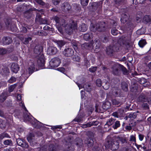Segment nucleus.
Listing matches in <instances>:
<instances>
[{
	"mask_svg": "<svg viewBox=\"0 0 151 151\" xmlns=\"http://www.w3.org/2000/svg\"><path fill=\"white\" fill-rule=\"evenodd\" d=\"M77 28V24L76 22L73 21L71 20L70 21L69 25H66L65 27H64L63 25L62 27H59L58 30L60 32L63 34V33L64 30L65 31L69 34L73 32V30Z\"/></svg>",
	"mask_w": 151,
	"mask_h": 151,
	"instance_id": "obj_1",
	"label": "nucleus"
},
{
	"mask_svg": "<svg viewBox=\"0 0 151 151\" xmlns=\"http://www.w3.org/2000/svg\"><path fill=\"white\" fill-rule=\"evenodd\" d=\"M29 67L28 68V72L27 69L22 72V73H21L22 76L24 79H26L29 76V74L32 73L35 70V67L34 63L32 62H29Z\"/></svg>",
	"mask_w": 151,
	"mask_h": 151,
	"instance_id": "obj_2",
	"label": "nucleus"
},
{
	"mask_svg": "<svg viewBox=\"0 0 151 151\" xmlns=\"http://www.w3.org/2000/svg\"><path fill=\"white\" fill-rule=\"evenodd\" d=\"M105 24L104 22L97 24L95 26L91 23L90 25V29L91 31L93 32H96V30L99 32L103 31L105 29Z\"/></svg>",
	"mask_w": 151,
	"mask_h": 151,
	"instance_id": "obj_3",
	"label": "nucleus"
},
{
	"mask_svg": "<svg viewBox=\"0 0 151 151\" xmlns=\"http://www.w3.org/2000/svg\"><path fill=\"white\" fill-rule=\"evenodd\" d=\"M61 63V60L58 58H54L52 59L50 63V64L52 67H56L60 65Z\"/></svg>",
	"mask_w": 151,
	"mask_h": 151,
	"instance_id": "obj_4",
	"label": "nucleus"
},
{
	"mask_svg": "<svg viewBox=\"0 0 151 151\" xmlns=\"http://www.w3.org/2000/svg\"><path fill=\"white\" fill-rule=\"evenodd\" d=\"M38 58L37 63L38 65L41 67L43 66L45 63V60L43 55L41 53L39 54L38 55Z\"/></svg>",
	"mask_w": 151,
	"mask_h": 151,
	"instance_id": "obj_5",
	"label": "nucleus"
},
{
	"mask_svg": "<svg viewBox=\"0 0 151 151\" xmlns=\"http://www.w3.org/2000/svg\"><path fill=\"white\" fill-rule=\"evenodd\" d=\"M20 105L22 106V108L26 112V114H24V119L27 121H28L29 122H31V119L32 116H29L27 113V111L25 107L24 104L22 102H21L20 103Z\"/></svg>",
	"mask_w": 151,
	"mask_h": 151,
	"instance_id": "obj_6",
	"label": "nucleus"
},
{
	"mask_svg": "<svg viewBox=\"0 0 151 151\" xmlns=\"http://www.w3.org/2000/svg\"><path fill=\"white\" fill-rule=\"evenodd\" d=\"M62 10L65 13H68L71 8V7L69 4L65 3L63 4L61 6Z\"/></svg>",
	"mask_w": 151,
	"mask_h": 151,
	"instance_id": "obj_7",
	"label": "nucleus"
},
{
	"mask_svg": "<svg viewBox=\"0 0 151 151\" xmlns=\"http://www.w3.org/2000/svg\"><path fill=\"white\" fill-rule=\"evenodd\" d=\"M73 53V50L70 48L65 49L63 51V53L65 56L70 57L72 55Z\"/></svg>",
	"mask_w": 151,
	"mask_h": 151,
	"instance_id": "obj_8",
	"label": "nucleus"
},
{
	"mask_svg": "<svg viewBox=\"0 0 151 151\" xmlns=\"http://www.w3.org/2000/svg\"><path fill=\"white\" fill-rule=\"evenodd\" d=\"M19 67L18 65L15 63H13L11 65V70L14 73H16L18 71Z\"/></svg>",
	"mask_w": 151,
	"mask_h": 151,
	"instance_id": "obj_9",
	"label": "nucleus"
},
{
	"mask_svg": "<svg viewBox=\"0 0 151 151\" xmlns=\"http://www.w3.org/2000/svg\"><path fill=\"white\" fill-rule=\"evenodd\" d=\"M57 52V49L56 47L51 46L49 47L47 50V52L50 55L55 54Z\"/></svg>",
	"mask_w": 151,
	"mask_h": 151,
	"instance_id": "obj_10",
	"label": "nucleus"
},
{
	"mask_svg": "<svg viewBox=\"0 0 151 151\" xmlns=\"http://www.w3.org/2000/svg\"><path fill=\"white\" fill-rule=\"evenodd\" d=\"M17 144L19 146L25 148H27L28 147V144L20 139H18L17 140Z\"/></svg>",
	"mask_w": 151,
	"mask_h": 151,
	"instance_id": "obj_11",
	"label": "nucleus"
},
{
	"mask_svg": "<svg viewBox=\"0 0 151 151\" xmlns=\"http://www.w3.org/2000/svg\"><path fill=\"white\" fill-rule=\"evenodd\" d=\"M79 89H80L83 88H84L87 91L89 92L91 91V89L90 88V85L88 84L87 86L86 84L84 85L83 86H82V85H81L80 84L77 83Z\"/></svg>",
	"mask_w": 151,
	"mask_h": 151,
	"instance_id": "obj_12",
	"label": "nucleus"
},
{
	"mask_svg": "<svg viewBox=\"0 0 151 151\" xmlns=\"http://www.w3.org/2000/svg\"><path fill=\"white\" fill-rule=\"evenodd\" d=\"M98 124V121H93L92 122H89L86 124H83L82 127L83 128H86L88 127H90L93 125H97Z\"/></svg>",
	"mask_w": 151,
	"mask_h": 151,
	"instance_id": "obj_13",
	"label": "nucleus"
},
{
	"mask_svg": "<svg viewBox=\"0 0 151 151\" xmlns=\"http://www.w3.org/2000/svg\"><path fill=\"white\" fill-rule=\"evenodd\" d=\"M115 47L113 46H110L107 47L106 49V52L108 55L112 54L116 51Z\"/></svg>",
	"mask_w": 151,
	"mask_h": 151,
	"instance_id": "obj_14",
	"label": "nucleus"
},
{
	"mask_svg": "<svg viewBox=\"0 0 151 151\" xmlns=\"http://www.w3.org/2000/svg\"><path fill=\"white\" fill-rule=\"evenodd\" d=\"M2 41L4 44H9L12 42L11 39L9 37H4Z\"/></svg>",
	"mask_w": 151,
	"mask_h": 151,
	"instance_id": "obj_15",
	"label": "nucleus"
},
{
	"mask_svg": "<svg viewBox=\"0 0 151 151\" xmlns=\"http://www.w3.org/2000/svg\"><path fill=\"white\" fill-rule=\"evenodd\" d=\"M32 123L34 127H40L42 126V123L36 119H35L34 121L33 122H32Z\"/></svg>",
	"mask_w": 151,
	"mask_h": 151,
	"instance_id": "obj_16",
	"label": "nucleus"
},
{
	"mask_svg": "<svg viewBox=\"0 0 151 151\" xmlns=\"http://www.w3.org/2000/svg\"><path fill=\"white\" fill-rule=\"evenodd\" d=\"M128 17L127 15L125 14H122L121 19L122 23H125L128 19Z\"/></svg>",
	"mask_w": 151,
	"mask_h": 151,
	"instance_id": "obj_17",
	"label": "nucleus"
},
{
	"mask_svg": "<svg viewBox=\"0 0 151 151\" xmlns=\"http://www.w3.org/2000/svg\"><path fill=\"white\" fill-rule=\"evenodd\" d=\"M93 44H94L93 45H90L88 43H86L84 44L83 45L86 49H88L89 50H91L92 49H93L94 48V45Z\"/></svg>",
	"mask_w": 151,
	"mask_h": 151,
	"instance_id": "obj_18",
	"label": "nucleus"
},
{
	"mask_svg": "<svg viewBox=\"0 0 151 151\" xmlns=\"http://www.w3.org/2000/svg\"><path fill=\"white\" fill-rule=\"evenodd\" d=\"M112 69L113 73L114 74L117 75L119 74V71L117 66H115Z\"/></svg>",
	"mask_w": 151,
	"mask_h": 151,
	"instance_id": "obj_19",
	"label": "nucleus"
},
{
	"mask_svg": "<svg viewBox=\"0 0 151 151\" xmlns=\"http://www.w3.org/2000/svg\"><path fill=\"white\" fill-rule=\"evenodd\" d=\"M146 44V42L144 40H141L139 41L138 44L140 47H143Z\"/></svg>",
	"mask_w": 151,
	"mask_h": 151,
	"instance_id": "obj_20",
	"label": "nucleus"
},
{
	"mask_svg": "<svg viewBox=\"0 0 151 151\" xmlns=\"http://www.w3.org/2000/svg\"><path fill=\"white\" fill-rule=\"evenodd\" d=\"M91 37H92V35L91 34H86L83 36V38L86 40H87L90 39Z\"/></svg>",
	"mask_w": 151,
	"mask_h": 151,
	"instance_id": "obj_21",
	"label": "nucleus"
},
{
	"mask_svg": "<svg viewBox=\"0 0 151 151\" xmlns=\"http://www.w3.org/2000/svg\"><path fill=\"white\" fill-rule=\"evenodd\" d=\"M80 29H81V30L82 32H85L86 31L87 27L86 24H83L81 27H80Z\"/></svg>",
	"mask_w": 151,
	"mask_h": 151,
	"instance_id": "obj_22",
	"label": "nucleus"
},
{
	"mask_svg": "<svg viewBox=\"0 0 151 151\" xmlns=\"http://www.w3.org/2000/svg\"><path fill=\"white\" fill-rule=\"evenodd\" d=\"M143 20L146 22H149L151 21V19L149 16L146 15L143 18Z\"/></svg>",
	"mask_w": 151,
	"mask_h": 151,
	"instance_id": "obj_23",
	"label": "nucleus"
},
{
	"mask_svg": "<svg viewBox=\"0 0 151 151\" xmlns=\"http://www.w3.org/2000/svg\"><path fill=\"white\" fill-rule=\"evenodd\" d=\"M105 106L104 107H103V108L104 109H108L111 106V104L109 101H106L105 102Z\"/></svg>",
	"mask_w": 151,
	"mask_h": 151,
	"instance_id": "obj_24",
	"label": "nucleus"
},
{
	"mask_svg": "<svg viewBox=\"0 0 151 151\" xmlns=\"http://www.w3.org/2000/svg\"><path fill=\"white\" fill-rule=\"evenodd\" d=\"M6 96L4 93H3L0 96V100L1 101H3L6 100Z\"/></svg>",
	"mask_w": 151,
	"mask_h": 151,
	"instance_id": "obj_25",
	"label": "nucleus"
},
{
	"mask_svg": "<svg viewBox=\"0 0 151 151\" xmlns=\"http://www.w3.org/2000/svg\"><path fill=\"white\" fill-rule=\"evenodd\" d=\"M57 44L59 47L60 48L65 45V43L63 41L61 40L58 41Z\"/></svg>",
	"mask_w": 151,
	"mask_h": 151,
	"instance_id": "obj_26",
	"label": "nucleus"
},
{
	"mask_svg": "<svg viewBox=\"0 0 151 151\" xmlns=\"http://www.w3.org/2000/svg\"><path fill=\"white\" fill-rule=\"evenodd\" d=\"M111 34L114 35H116L118 33V31L115 28H113L111 30Z\"/></svg>",
	"mask_w": 151,
	"mask_h": 151,
	"instance_id": "obj_27",
	"label": "nucleus"
},
{
	"mask_svg": "<svg viewBox=\"0 0 151 151\" xmlns=\"http://www.w3.org/2000/svg\"><path fill=\"white\" fill-rule=\"evenodd\" d=\"M88 0H81V3L83 6L87 5Z\"/></svg>",
	"mask_w": 151,
	"mask_h": 151,
	"instance_id": "obj_28",
	"label": "nucleus"
},
{
	"mask_svg": "<svg viewBox=\"0 0 151 151\" xmlns=\"http://www.w3.org/2000/svg\"><path fill=\"white\" fill-rule=\"evenodd\" d=\"M114 120L112 119H109L106 122V124L108 126H110L111 125L114 123Z\"/></svg>",
	"mask_w": 151,
	"mask_h": 151,
	"instance_id": "obj_29",
	"label": "nucleus"
},
{
	"mask_svg": "<svg viewBox=\"0 0 151 151\" xmlns=\"http://www.w3.org/2000/svg\"><path fill=\"white\" fill-rule=\"evenodd\" d=\"M120 125L119 122V121H116L115 123V125L113 126V127L114 129H116L117 127H119Z\"/></svg>",
	"mask_w": 151,
	"mask_h": 151,
	"instance_id": "obj_30",
	"label": "nucleus"
},
{
	"mask_svg": "<svg viewBox=\"0 0 151 151\" xmlns=\"http://www.w3.org/2000/svg\"><path fill=\"white\" fill-rule=\"evenodd\" d=\"M16 84H14L13 85L9 87V92H12L15 88L16 87Z\"/></svg>",
	"mask_w": 151,
	"mask_h": 151,
	"instance_id": "obj_31",
	"label": "nucleus"
},
{
	"mask_svg": "<svg viewBox=\"0 0 151 151\" xmlns=\"http://www.w3.org/2000/svg\"><path fill=\"white\" fill-rule=\"evenodd\" d=\"M7 52L6 50L4 48H0V54L3 55Z\"/></svg>",
	"mask_w": 151,
	"mask_h": 151,
	"instance_id": "obj_32",
	"label": "nucleus"
},
{
	"mask_svg": "<svg viewBox=\"0 0 151 151\" xmlns=\"http://www.w3.org/2000/svg\"><path fill=\"white\" fill-rule=\"evenodd\" d=\"M101 81L100 79H98L96 80V83L98 86H101Z\"/></svg>",
	"mask_w": 151,
	"mask_h": 151,
	"instance_id": "obj_33",
	"label": "nucleus"
},
{
	"mask_svg": "<svg viewBox=\"0 0 151 151\" xmlns=\"http://www.w3.org/2000/svg\"><path fill=\"white\" fill-rule=\"evenodd\" d=\"M12 142V141L11 140H6L4 142V144L5 145H8L11 144Z\"/></svg>",
	"mask_w": 151,
	"mask_h": 151,
	"instance_id": "obj_34",
	"label": "nucleus"
},
{
	"mask_svg": "<svg viewBox=\"0 0 151 151\" xmlns=\"http://www.w3.org/2000/svg\"><path fill=\"white\" fill-rule=\"evenodd\" d=\"M16 81V78L14 77H12L8 81V82L10 83H13Z\"/></svg>",
	"mask_w": 151,
	"mask_h": 151,
	"instance_id": "obj_35",
	"label": "nucleus"
},
{
	"mask_svg": "<svg viewBox=\"0 0 151 151\" xmlns=\"http://www.w3.org/2000/svg\"><path fill=\"white\" fill-rule=\"evenodd\" d=\"M122 89L125 91H127L128 90V86L127 84H125L124 86H123L122 84Z\"/></svg>",
	"mask_w": 151,
	"mask_h": 151,
	"instance_id": "obj_36",
	"label": "nucleus"
},
{
	"mask_svg": "<svg viewBox=\"0 0 151 151\" xmlns=\"http://www.w3.org/2000/svg\"><path fill=\"white\" fill-rule=\"evenodd\" d=\"M57 70L63 73L65 72V69L61 67L57 68Z\"/></svg>",
	"mask_w": 151,
	"mask_h": 151,
	"instance_id": "obj_37",
	"label": "nucleus"
},
{
	"mask_svg": "<svg viewBox=\"0 0 151 151\" xmlns=\"http://www.w3.org/2000/svg\"><path fill=\"white\" fill-rule=\"evenodd\" d=\"M96 67H92L89 69V70L91 72H94L96 70Z\"/></svg>",
	"mask_w": 151,
	"mask_h": 151,
	"instance_id": "obj_38",
	"label": "nucleus"
},
{
	"mask_svg": "<svg viewBox=\"0 0 151 151\" xmlns=\"http://www.w3.org/2000/svg\"><path fill=\"white\" fill-rule=\"evenodd\" d=\"M36 2L38 4H41L42 5H43L44 3L43 2L42 0H35Z\"/></svg>",
	"mask_w": 151,
	"mask_h": 151,
	"instance_id": "obj_39",
	"label": "nucleus"
},
{
	"mask_svg": "<svg viewBox=\"0 0 151 151\" xmlns=\"http://www.w3.org/2000/svg\"><path fill=\"white\" fill-rule=\"evenodd\" d=\"M32 40L31 38L29 37L27 38H26L25 40V42L26 44L28 43L29 41H30Z\"/></svg>",
	"mask_w": 151,
	"mask_h": 151,
	"instance_id": "obj_40",
	"label": "nucleus"
},
{
	"mask_svg": "<svg viewBox=\"0 0 151 151\" xmlns=\"http://www.w3.org/2000/svg\"><path fill=\"white\" fill-rule=\"evenodd\" d=\"M60 1V0H53L52 1L53 3L55 5H57L58 4Z\"/></svg>",
	"mask_w": 151,
	"mask_h": 151,
	"instance_id": "obj_41",
	"label": "nucleus"
},
{
	"mask_svg": "<svg viewBox=\"0 0 151 151\" xmlns=\"http://www.w3.org/2000/svg\"><path fill=\"white\" fill-rule=\"evenodd\" d=\"M130 140L134 142H135L136 139L135 137L133 135H131L130 137Z\"/></svg>",
	"mask_w": 151,
	"mask_h": 151,
	"instance_id": "obj_42",
	"label": "nucleus"
},
{
	"mask_svg": "<svg viewBox=\"0 0 151 151\" xmlns=\"http://www.w3.org/2000/svg\"><path fill=\"white\" fill-rule=\"evenodd\" d=\"M112 102L113 104L118 105L119 104V102L116 100H113Z\"/></svg>",
	"mask_w": 151,
	"mask_h": 151,
	"instance_id": "obj_43",
	"label": "nucleus"
},
{
	"mask_svg": "<svg viewBox=\"0 0 151 151\" xmlns=\"http://www.w3.org/2000/svg\"><path fill=\"white\" fill-rule=\"evenodd\" d=\"M49 149L50 151H54L55 150V147H53V145H51L50 146Z\"/></svg>",
	"mask_w": 151,
	"mask_h": 151,
	"instance_id": "obj_44",
	"label": "nucleus"
},
{
	"mask_svg": "<svg viewBox=\"0 0 151 151\" xmlns=\"http://www.w3.org/2000/svg\"><path fill=\"white\" fill-rule=\"evenodd\" d=\"M17 99L18 101H20L21 100V96L19 94H17Z\"/></svg>",
	"mask_w": 151,
	"mask_h": 151,
	"instance_id": "obj_45",
	"label": "nucleus"
},
{
	"mask_svg": "<svg viewBox=\"0 0 151 151\" xmlns=\"http://www.w3.org/2000/svg\"><path fill=\"white\" fill-rule=\"evenodd\" d=\"M139 140L140 141H142L144 137L142 135L139 134Z\"/></svg>",
	"mask_w": 151,
	"mask_h": 151,
	"instance_id": "obj_46",
	"label": "nucleus"
},
{
	"mask_svg": "<svg viewBox=\"0 0 151 151\" xmlns=\"http://www.w3.org/2000/svg\"><path fill=\"white\" fill-rule=\"evenodd\" d=\"M81 120V118H78V117H76L74 119V121L78 122H80Z\"/></svg>",
	"mask_w": 151,
	"mask_h": 151,
	"instance_id": "obj_47",
	"label": "nucleus"
},
{
	"mask_svg": "<svg viewBox=\"0 0 151 151\" xmlns=\"http://www.w3.org/2000/svg\"><path fill=\"white\" fill-rule=\"evenodd\" d=\"M73 59L74 61H79L80 60V57L78 56L76 57L75 58H73Z\"/></svg>",
	"mask_w": 151,
	"mask_h": 151,
	"instance_id": "obj_48",
	"label": "nucleus"
},
{
	"mask_svg": "<svg viewBox=\"0 0 151 151\" xmlns=\"http://www.w3.org/2000/svg\"><path fill=\"white\" fill-rule=\"evenodd\" d=\"M81 98L82 99L84 97V96H85L84 92L83 91H81Z\"/></svg>",
	"mask_w": 151,
	"mask_h": 151,
	"instance_id": "obj_49",
	"label": "nucleus"
},
{
	"mask_svg": "<svg viewBox=\"0 0 151 151\" xmlns=\"http://www.w3.org/2000/svg\"><path fill=\"white\" fill-rule=\"evenodd\" d=\"M22 31L24 32H26L27 31V29L25 27H22Z\"/></svg>",
	"mask_w": 151,
	"mask_h": 151,
	"instance_id": "obj_50",
	"label": "nucleus"
},
{
	"mask_svg": "<svg viewBox=\"0 0 151 151\" xmlns=\"http://www.w3.org/2000/svg\"><path fill=\"white\" fill-rule=\"evenodd\" d=\"M113 116L116 117H118V115L117 113L116 112H114L112 114Z\"/></svg>",
	"mask_w": 151,
	"mask_h": 151,
	"instance_id": "obj_51",
	"label": "nucleus"
},
{
	"mask_svg": "<svg viewBox=\"0 0 151 151\" xmlns=\"http://www.w3.org/2000/svg\"><path fill=\"white\" fill-rule=\"evenodd\" d=\"M59 19V18L58 17H54V20L56 22H58V20Z\"/></svg>",
	"mask_w": 151,
	"mask_h": 151,
	"instance_id": "obj_52",
	"label": "nucleus"
},
{
	"mask_svg": "<svg viewBox=\"0 0 151 151\" xmlns=\"http://www.w3.org/2000/svg\"><path fill=\"white\" fill-rule=\"evenodd\" d=\"M54 128L55 129H56L57 128L61 129L62 128V127L60 125H57L54 126Z\"/></svg>",
	"mask_w": 151,
	"mask_h": 151,
	"instance_id": "obj_53",
	"label": "nucleus"
},
{
	"mask_svg": "<svg viewBox=\"0 0 151 151\" xmlns=\"http://www.w3.org/2000/svg\"><path fill=\"white\" fill-rule=\"evenodd\" d=\"M112 94L113 95L116 96L117 94V91H114L112 92Z\"/></svg>",
	"mask_w": 151,
	"mask_h": 151,
	"instance_id": "obj_54",
	"label": "nucleus"
},
{
	"mask_svg": "<svg viewBox=\"0 0 151 151\" xmlns=\"http://www.w3.org/2000/svg\"><path fill=\"white\" fill-rule=\"evenodd\" d=\"M131 128V127L129 126H127L126 127V129L127 130H130Z\"/></svg>",
	"mask_w": 151,
	"mask_h": 151,
	"instance_id": "obj_55",
	"label": "nucleus"
},
{
	"mask_svg": "<svg viewBox=\"0 0 151 151\" xmlns=\"http://www.w3.org/2000/svg\"><path fill=\"white\" fill-rule=\"evenodd\" d=\"M27 139L28 141L30 143V144H31V141H32V140H31V139L29 137H28L27 138Z\"/></svg>",
	"mask_w": 151,
	"mask_h": 151,
	"instance_id": "obj_56",
	"label": "nucleus"
},
{
	"mask_svg": "<svg viewBox=\"0 0 151 151\" xmlns=\"http://www.w3.org/2000/svg\"><path fill=\"white\" fill-rule=\"evenodd\" d=\"M37 47H36L34 49V52L35 53H36L38 54L39 52H37Z\"/></svg>",
	"mask_w": 151,
	"mask_h": 151,
	"instance_id": "obj_57",
	"label": "nucleus"
},
{
	"mask_svg": "<svg viewBox=\"0 0 151 151\" xmlns=\"http://www.w3.org/2000/svg\"><path fill=\"white\" fill-rule=\"evenodd\" d=\"M29 14V12H25V13H24V16L27 17V18H28V16H27L26 15V14Z\"/></svg>",
	"mask_w": 151,
	"mask_h": 151,
	"instance_id": "obj_58",
	"label": "nucleus"
},
{
	"mask_svg": "<svg viewBox=\"0 0 151 151\" xmlns=\"http://www.w3.org/2000/svg\"><path fill=\"white\" fill-rule=\"evenodd\" d=\"M74 48V50L76 51V50L77 49V45H74V47H73Z\"/></svg>",
	"mask_w": 151,
	"mask_h": 151,
	"instance_id": "obj_59",
	"label": "nucleus"
},
{
	"mask_svg": "<svg viewBox=\"0 0 151 151\" xmlns=\"http://www.w3.org/2000/svg\"><path fill=\"white\" fill-rule=\"evenodd\" d=\"M121 0H115V3L116 4H117L120 2Z\"/></svg>",
	"mask_w": 151,
	"mask_h": 151,
	"instance_id": "obj_60",
	"label": "nucleus"
},
{
	"mask_svg": "<svg viewBox=\"0 0 151 151\" xmlns=\"http://www.w3.org/2000/svg\"><path fill=\"white\" fill-rule=\"evenodd\" d=\"M145 1V0H140V3L142 4Z\"/></svg>",
	"mask_w": 151,
	"mask_h": 151,
	"instance_id": "obj_61",
	"label": "nucleus"
},
{
	"mask_svg": "<svg viewBox=\"0 0 151 151\" xmlns=\"http://www.w3.org/2000/svg\"><path fill=\"white\" fill-rule=\"evenodd\" d=\"M29 10L30 11H32L36 10V9H35V8H33V9H29Z\"/></svg>",
	"mask_w": 151,
	"mask_h": 151,
	"instance_id": "obj_62",
	"label": "nucleus"
},
{
	"mask_svg": "<svg viewBox=\"0 0 151 151\" xmlns=\"http://www.w3.org/2000/svg\"><path fill=\"white\" fill-rule=\"evenodd\" d=\"M3 135H4V137H8V135L6 134H3Z\"/></svg>",
	"mask_w": 151,
	"mask_h": 151,
	"instance_id": "obj_63",
	"label": "nucleus"
},
{
	"mask_svg": "<svg viewBox=\"0 0 151 151\" xmlns=\"http://www.w3.org/2000/svg\"><path fill=\"white\" fill-rule=\"evenodd\" d=\"M3 115V113L2 112L0 111V116H1Z\"/></svg>",
	"mask_w": 151,
	"mask_h": 151,
	"instance_id": "obj_64",
	"label": "nucleus"
}]
</instances>
